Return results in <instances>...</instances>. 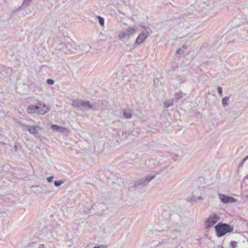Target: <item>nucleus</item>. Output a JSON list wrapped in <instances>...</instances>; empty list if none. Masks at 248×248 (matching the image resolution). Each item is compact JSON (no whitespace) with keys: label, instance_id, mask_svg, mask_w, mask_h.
I'll return each mask as SVG.
<instances>
[{"label":"nucleus","instance_id":"f257e3e1","mask_svg":"<svg viewBox=\"0 0 248 248\" xmlns=\"http://www.w3.org/2000/svg\"><path fill=\"white\" fill-rule=\"evenodd\" d=\"M72 106L82 110L91 109L93 111L99 108V105L96 103L91 104L89 101H84L81 99L74 100L72 101Z\"/></svg>","mask_w":248,"mask_h":248},{"label":"nucleus","instance_id":"f03ea898","mask_svg":"<svg viewBox=\"0 0 248 248\" xmlns=\"http://www.w3.org/2000/svg\"><path fill=\"white\" fill-rule=\"evenodd\" d=\"M50 109L49 106H46L41 101H38L37 105H29L27 108V111L28 113L44 115L49 111Z\"/></svg>","mask_w":248,"mask_h":248},{"label":"nucleus","instance_id":"7ed1b4c3","mask_svg":"<svg viewBox=\"0 0 248 248\" xmlns=\"http://www.w3.org/2000/svg\"><path fill=\"white\" fill-rule=\"evenodd\" d=\"M170 227L174 231L181 232L183 230L185 227L184 222L180 216L178 214H175L170 217Z\"/></svg>","mask_w":248,"mask_h":248},{"label":"nucleus","instance_id":"20e7f679","mask_svg":"<svg viewBox=\"0 0 248 248\" xmlns=\"http://www.w3.org/2000/svg\"><path fill=\"white\" fill-rule=\"evenodd\" d=\"M135 32V28L125 25V27H123L122 30L119 32L118 36L120 41L126 43Z\"/></svg>","mask_w":248,"mask_h":248},{"label":"nucleus","instance_id":"39448f33","mask_svg":"<svg viewBox=\"0 0 248 248\" xmlns=\"http://www.w3.org/2000/svg\"><path fill=\"white\" fill-rule=\"evenodd\" d=\"M247 32L245 31H234L231 32L228 36V40L230 42H240L246 40Z\"/></svg>","mask_w":248,"mask_h":248},{"label":"nucleus","instance_id":"423d86ee","mask_svg":"<svg viewBox=\"0 0 248 248\" xmlns=\"http://www.w3.org/2000/svg\"><path fill=\"white\" fill-rule=\"evenodd\" d=\"M233 227L227 223H219L215 226V231L217 235L220 237L227 233L231 232L233 231Z\"/></svg>","mask_w":248,"mask_h":248},{"label":"nucleus","instance_id":"0eeeda50","mask_svg":"<svg viewBox=\"0 0 248 248\" xmlns=\"http://www.w3.org/2000/svg\"><path fill=\"white\" fill-rule=\"evenodd\" d=\"M219 217L216 214L210 215L205 222V227L209 228L215 224L219 219Z\"/></svg>","mask_w":248,"mask_h":248},{"label":"nucleus","instance_id":"6e6552de","mask_svg":"<svg viewBox=\"0 0 248 248\" xmlns=\"http://www.w3.org/2000/svg\"><path fill=\"white\" fill-rule=\"evenodd\" d=\"M198 30V28L196 26L192 25H189L184 29V31L186 34L190 35L191 37H194L195 34L198 35L200 33V31Z\"/></svg>","mask_w":248,"mask_h":248},{"label":"nucleus","instance_id":"1a4fd4ad","mask_svg":"<svg viewBox=\"0 0 248 248\" xmlns=\"http://www.w3.org/2000/svg\"><path fill=\"white\" fill-rule=\"evenodd\" d=\"M202 193L200 189H197L194 191L191 197H187L186 200L188 202H195L197 200L202 199L201 197Z\"/></svg>","mask_w":248,"mask_h":248},{"label":"nucleus","instance_id":"9d476101","mask_svg":"<svg viewBox=\"0 0 248 248\" xmlns=\"http://www.w3.org/2000/svg\"><path fill=\"white\" fill-rule=\"evenodd\" d=\"M148 35V32L147 30H144L139 35L136 40V43L137 44H140L144 42L146 39Z\"/></svg>","mask_w":248,"mask_h":248},{"label":"nucleus","instance_id":"9b49d317","mask_svg":"<svg viewBox=\"0 0 248 248\" xmlns=\"http://www.w3.org/2000/svg\"><path fill=\"white\" fill-rule=\"evenodd\" d=\"M155 177V175L147 176L144 178H141L140 179H139V180L136 181L134 183L135 185L137 186V185H142V184H147L149 182H150Z\"/></svg>","mask_w":248,"mask_h":248},{"label":"nucleus","instance_id":"f8f14e48","mask_svg":"<svg viewBox=\"0 0 248 248\" xmlns=\"http://www.w3.org/2000/svg\"><path fill=\"white\" fill-rule=\"evenodd\" d=\"M146 166L149 169H154L156 166L159 165V162L156 159H151L145 162Z\"/></svg>","mask_w":248,"mask_h":248},{"label":"nucleus","instance_id":"ddd939ff","mask_svg":"<svg viewBox=\"0 0 248 248\" xmlns=\"http://www.w3.org/2000/svg\"><path fill=\"white\" fill-rule=\"evenodd\" d=\"M219 198L221 201L225 203H232L235 202V199L232 197L227 196L224 194H219Z\"/></svg>","mask_w":248,"mask_h":248},{"label":"nucleus","instance_id":"4468645a","mask_svg":"<svg viewBox=\"0 0 248 248\" xmlns=\"http://www.w3.org/2000/svg\"><path fill=\"white\" fill-rule=\"evenodd\" d=\"M24 127L31 134L34 135L38 133V131L37 129V128H39L38 126H33L30 125H25Z\"/></svg>","mask_w":248,"mask_h":248},{"label":"nucleus","instance_id":"2eb2a0df","mask_svg":"<svg viewBox=\"0 0 248 248\" xmlns=\"http://www.w3.org/2000/svg\"><path fill=\"white\" fill-rule=\"evenodd\" d=\"M51 127L52 130L61 133H64L66 130L65 127L56 124H52Z\"/></svg>","mask_w":248,"mask_h":248},{"label":"nucleus","instance_id":"dca6fc26","mask_svg":"<svg viewBox=\"0 0 248 248\" xmlns=\"http://www.w3.org/2000/svg\"><path fill=\"white\" fill-rule=\"evenodd\" d=\"M124 116L126 118H130L132 116V111L130 109H126L124 111Z\"/></svg>","mask_w":248,"mask_h":248},{"label":"nucleus","instance_id":"f3484780","mask_svg":"<svg viewBox=\"0 0 248 248\" xmlns=\"http://www.w3.org/2000/svg\"><path fill=\"white\" fill-rule=\"evenodd\" d=\"M229 101V98L227 96H226L224 98H222V106L224 107H226L227 106H228L229 104H228V102Z\"/></svg>","mask_w":248,"mask_h":248},{"label":"nucleus","instance_id":"a211bd4d","mask_svg":"<svg viewBox=\"0 0 248 248\" xmlns=\"http://www.w3.org/2000/svg\"><path fill=\"white\" fill-rule=\"evenodd\" d=\"M97 18L101 26H104L105 23L104 18L100 16H97Z\"/></svg>","mask_w":248,"mask_h":248},{"label":"nucleus","instance_id":"6ab92c4d","mask_svg":"<svg viewBox=\"0 0 248 248\" xmlns=\"http://www.w3.org/2000/svg\"><path fill=\"white\" fill-rule=\"evenodd\" d=\"M164 104L165 108H169L173 105V102L172 100L167 101L164 102Z\"/></svg>","mask_w":248,"mask_h":248},{"label":"nucleus","instance_id":"aec40b11","mask_svg":"<svg viewBox=\"0 0 248 248\" xmlns=\"http://www.w3.org/2000/svg\"><path fill=\"white\" fill-rule=\"evenodd\" d=\"M183 93L182 92L179 91L178 93H175V96L176 99H179L182 97Z\"/></svg>","mask_w":248,"mask_h":248},{"label":"nucleus","instance_id":"412c9836","mask_svg":"<svg viewBox=\"0 0 248 248\" xmlns=\"http://www.w3.org/2000/svg\"><path fill=\"white\" fill-rule=\"evenodd\" d=\"M63 183V181H54V185L56 186H60L62 183Z\"/></svg>","mask_w":248,"mask_h":248},{"label":"nucleus","instance_id":"4be33fe9","mask_svg":"<svg viewBox=\"0 0 248 248\" xmlns=\"http://www.w3.org/2000/svg\"><path fill=\"white\" fill-rule=\"evenodd\" d=\"M46 83L50 85H52L54 84V81L52 79H48L46 80Z\"/></svg>","mask_w":248,"mask_h":248},{"label":"nucleus","instance_id":"5701e85b","mask_svg":"<svg viewBox=\"0 0 248 248\" xmlns=\"http://www.w3.org/2000/svg\"><path fill=\"white\" fill-rule=\"evenodd\" d=\"M217 92H218V93L221 96H222V89L221 87H218L217 88Z\"/></svg>","mask_w":248,"mask_h":248},{"label":"nucleus","instance_id":"b1692460","mask_svg":"<svg viewBox=\"0 0 248 248\" xmlns=\"http://www.w3.org/2000/svg\"><path fill=\"white\" fill-rule=\"evenodd\" d=\"M234 243H236V242H233V241H232L230 243V247L232 248H236V245L235 244H234Z\"/></svg>","mask_w":248,"mask_h":248},{"label":"nucleus","instance_id":"393cba45","mask_svg":"<svg viewBox=\"0 0 248 248\" xmlns=\"http://www.w3.org/2000/svg\"><path fill=\"white\" fill-rule=\"evenodd\" d=\"M93 248H107V246L105 245H99L93 247Z\"/></svg>","mask_w":248,"mask_h":248},{"label":"nucleus","instance_id":"a878e982","mask_svg":"<svg viewBox=\"0 0 248 248\" xmlns=\"http://www.w3.org/2000/svg\"><path fill=\"white\" fill-rule=\"evenodd\" d=\"M54 178V177L53 176H49V177H48L47 178V180L48 182H51L53 179V178Z\"/></svg>","mask_w":248,"mask_h":248},{"label":"nucleus","instance_id":"bb28decb","mask_svg":"<svg viewBox=\"0 0 248 248\" xmlns=\"http://www.w3.org/2000/svg\"><path fill=\"white\" fill-rule=\"evenodd\" d=\"M42 232H47V233L50 234L51 233V232L50 231H48L47 229L46 228H44L43 230H42Z\"/></svg>","mask_w":248,"mask_h":248},{"label":"nucleus","instance_id":"cd10ccee","mask_svg":"<svg viewBox=\"0 0 248 248\" xmlns=\"http://www.w3.org/2000/svg\"><path fill=\"white\" fill-rule=\"evenodd\" d=\"M43 246H44V245H38V244H36L35 246V247L37 248H43Z\"/></svg>","mask_w":248,"mask_h":248},{"label":"nucleus","instance_id":"c85d7f7f","mask_svg":"<svg viewBox=\"0 0 248 248\" xmlns=\"http://www.w3.org/2000/svg\"><path fill=\"white\" fill-rule=\"evenodd\" d=\"M181 51H182L181 48L177 49L176 51V54H180L181 52Z\"/></svg>","mask_w":248,"mask_h":248},{"label":"nucleus","instance_id":"c756f323","mask_svg":"<svg viewBox=\"0 0 248 248\" xmlns=\"http://www.w3.org/2000/svg\"><path fill=\"white\" fill-rule=\"evenodd\" d=\"M60 23H61V22L60 21H56V24L59 25V24H60Z\"/></svg>","mask_w":248,"mask_h":248},{"label":"nucleus","instance_id":"7c9ffc66","mask_svg":"<svg viewBox=\"0 0 248 248\" xmlns=\"http://www.w3.org/2000/svg\"><path fill=\"white\" fill-rule=\"evenodd\" d=\"M183 47L184 48H185V49H186V48H187V47H186V46H183Z\"/></svg>","mask_w":248,"mask_h":248},{"label":"nucleus","instance_id":"2f4dec72","mask_svg":"<svg viewBox=\"0 0 248 248\" xmlns=\"http://www.w3.org/2000/svg\"><path fill=\"white\" fill-rule=\"evenodd\" d=\"M246 199L248 200V195L246 196Z\"/></svg>","mask_w":248,"mask_h":248},{"label":"nucleus","instance_id":"473e14b6","mask_svg":"<svg viewBox=\"0 0 248 248\" xmlns=\"http://www.w3.org/2000/svg\"><path fill=\"white\" fill-rule=\"evenodd\" d=\"M248 158V155L244 159L243 161H245L246 159H247Z\"/></svg>","mask_w":248,"mask_h":248},{"label":"nucleus","instance_id":"72a5a7b5","mask_svg":"<svg viewBox=\"0 0 248 248\" xmlns=\"http://www.w3.org/2000/svg\"><path fill=\"white\" fill-rule=\"evenodd\" d=\"M26 1H28V2L29 3L30 2V0H26Z\"/></svg>","mask_w":248,"mask_h":248},{"label":"nucleus","instance_id":"f704fd0d","mask_svg":"<svg viewBox=\"0 0 248 248\" xmlns=\"http://www.w3.org/2000/svg\"><path fill=\"white\" fill-rule=\"evenodd\" d=\"M58 30L60 29V27L59 26L58 27Z\"/></svg>","mask_w":248,"mask_h":248}]
</instances>
